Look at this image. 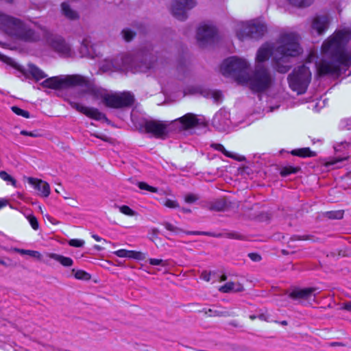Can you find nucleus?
<instances>
[{"instance_id":"f257e3e1","label":"nucleus","mask_w":351,"mask_h":351,"mask_svg":"<svg viewBox=\"0 0 351 351\" xmlns=\"http://www.w3.org/2000/svg\"><path fill=\"white\" fill-rule=\"evenodd\" d=\"M351 38V31L344 28L335 31L322 45V60L317 64L319 75L340 74L341 70L351 63V52L346 46Z\"/></svg>"},{"instance_id":"f03ea898","label":"nucleus","mask_w":351,"mask_h":351,"mask_svg":"<svg viewBox=\"0 0 351 351\" xmlns=\"http://www.w3.org/2000/svg\"><path fill=\"white\" fill-rule=\"evenodd\" d=\"M40 85L44 88L61 89L79 86L86 93L100 97L104 104L110 108H120L128 107L133 104L134 95L129 92L107 94L101 93L95 86L93 81L80 75H60L47 78Z\"/></svg>"},{"instance_id":"7ed1b4c3","label":"nucleus","mask_w":351,"mask_h":351,"mask_svg":"<svg viewBox=\"0 0 351 351\" xmlns=\"http://www.w3.org/2000/svg\"><path fill=\"white\" fill-rule=\"evenodd\" d=\"M301 52L298 35L293 32L282 33L276 45L265 43L259 48L256 56V64L264 65L263 63L274 53V69L279 73H285L291 68L288 64L289 58L297 56Z\"/></svg>"},{"instance_id":"20e7f679","label":"nucleus","mask_w":351,"mask_h":351,"mask_svg":"<svg viewBox=\"0 0 351 351\" xmlns=\"http://www.w3.org/2000/svg\"><path fill=\"white\" fill-rule=\"evenodd\" d=\"M0 28L6 34L25 42H36L40 35L21 20L0 13Z\"/></svg>"},{"instance_id":"39448f33","label":"nucleus","mask_w":351,"mask_h":351,"mask_svg":"<svg viewBox=\"0 0 351 351\" xmlns=\"http://www.w3.org/2000/svg\"><path fill=\"white\" fill-rule=\"evenodd\" d=\"M248 62L242 58L230 57L225 60L221 65V71L225 76L232 77L234 80L243 84L247 82Z\"/></svg>"},{"instance_id":"423d86ee","label":"nucleus","mask_w":351,"mask_h":351,"mask_svg":"<svg viewBox=\"0 0 351 351\" xmlns=\"http://www.w3.org/2000/svg\"><path fill=\"white\" fill-rule=\"evenodd\" d=\"M247 82L243 85H247L256 92H262L269 88L273 82L274 77L269 69L262 64H256L252 75L247 74Z\"/></svg>"},{"instance_id":"0eeeda50","label":"nucleus","mask_w":351,"mask_h":351,"mask_svg":"<svg viewBox=\"0 0 351 351\" xmlns=\"http://www.w3.org/2000/svg\"><path fill=\"white\" fill-rule=\"evenodd\" d=\"M311 80V73L305 65L299 66L288 76L289 87L298 93L303 94L306 92Z\"/></svg>"},{"instance_id":"6e6552de","label":"nucleus","mask_w":351,"mask_h":351,"mask_svg":"<svg viewBox=\"0 0 351 351\" xmlns=\"http://www.w3.org/2000/svg\"><path fill=\"white\" fill-rule=\"evenodd\" d=\"M266 32V25L259 21L239 22L236 26L237 36L241 40L247 38L258 39Z\"/></svg>"},{"instance_id":"1a4fd4ad","label":"nucleus","mask_w":351,"mask_h":351,"mask_svg":"<svg viewBox=\"0 0 351 351\" xmlns=\"http://www.w3.org/2000/svg\"><path fill=\"white\" fill-rule=\"evenodd\" d=\"M121 60V65L119 66L117 69L121 71L145 72L150 67L143 62H137V58L132 55H126Z\"/></svg>"},{"instance_id":"9d476101","label":"nucleus","mask_w":351,"mask_h":351,"mask_svg":"<svg viewBox=\"0 0 351 351\" xmlns=\"http://www.w3.org/2000/svg\"><path fill=\"white\" fill-rule=\"evenodd\" d=\"M146 132L153 134L157 138H164L168 134V125L164 121L151 120L144 123Z\"/></svg>"},{"instance_id":"9b49d317","label":"nucleus","mask_w":351,"mask_h":351,"mask_svg":"<svg viewBox=\"0 0 351 351\" xmlns=\"http://www.w3.org/2000/svg\"><path fill=\"white\" fill-rule=\"evenodd\" d=\"M195 5L194 0H176L171 8L173 15L178 20L186 19V11Z\"/></svg>"},{"instance_id":"f8f14e48","label":"nucleus","mask_w":351,"mask_h":351,"mask_svg":"<svg viewBox=\"0 0 351 351\" xmlns=\"http://www.w3.org/2000/svg\"><path fill=\"white\" fill-rule=\"evenodd\" d=\"M217 30L213 25L204 24L200 25L197 32V40L200 46H204L214 40Z\"/></svg>"},{"instance_id":"ddd939ff","label":"nucleus","mask_w":351,"mask_h":351,"mask_svg":"<svg viewBox=\"0 0 351 351\" xmlns=\"http://www.w3.org/2000/svg\"><path fill=\"white\" fill-rule=\"evenodd\" d=\"M69 104L73 108L85 114L89 118L97 121L107 119L106 115L99 112L97 108L84 106L79 103L71 101H69Z\"/></svg>"},{"instance_id":"4468645a","label":"nucleus","mask_w":351,"mask_h":351,"mask_svg":"<svg viewBox=\"0 0 351 351\" xmlns=\"http://www.w3.org/2000/svg\"><path fill=\"white\" fill-rule=\"evenodd\" d=\"M198 123V119L196 116L192 113H188L173 121L174 126L179 130H187L196 126Z\"/></svg>"},{"instance_id":"2eb2a0df","label":"nucleus","mask_w":351,"mask_h":351,"mask_svg":"<svg viewBox=\"0 0 351 351\" xmlns=\"http://www.w3.org/2000/svg\"><path fill=\"white\" fill-rule=\"evenodd\" d=\"M27 180L38 191V195L43 197H48L49 196L51 189L47 182L32 177L27 178Z\"/></svg>"},{"instance_id":"dca6fc26","label":"nucleus","mask_w":351,"mask_h":351,"mask_svg":"<svg viewBox=\"0 0 351 351\" xmlns=\"http://www.w3.org/2000/svg\"><path fill=\"white\" fill-rule=\"evenodd\" d=\"M51 47L63 56H69L71 53L70 46L60 37L55 36L48 40Z\"/></svg>"},{"instance_id":"f3484780","label":"nucleus","mask_w":351,"mask_h":351,"mask_svg":"<svg viewBox=\"0 0 351 351\" xmlns=\"http://www.w3.org/2000/svg\"><path fill=\"white\" fill-rule=\"evenodd\" d=\"M330 19L327 14L316 15L311 23V29L317 34H322L328 27Z\"/></svg>"},{"instance_id":"a211bd4d","label":"nucleus","mask_w":351,"mask_h":351,"mask_svg":"<svg viewBox=\"0 0 351 351\" xmlns=\"http://www.w3.org/2000/svg\"><path fill=\"white\" fill-rule=\"evenodd\" d=\"M315 291V289L313 288L296 289L289 294V297L293 299L310 300L311 298L315 297L313 293Z\"/></svg>"},{"instance_id":"6ab92c4d","label":"nucleus","mask_w":351,"mask_h":351,"mask_svg":"<svg viewBox=\"0 0 351 351\" xmlns=\"http://www.w3.org/2000/svg\"><path fill=\"white\" fill-rule=\"evenodd\" d=\"M221 293L241 292L244 290L243 286L239 282H228L218 289Z\"/></svg>"},{"instance_id":"aec40b11","label":"nucleus","mask_w":351,"mask_h":351,"mask_svg":"<svg viewBox=\"0 0 351 351\" xmlns=\"http://www.w3.org/2000/svg\"><path fill=\"white\" fill-rule=\"evenodd\" d=\"M211 147L215 149L222 152L226 156L234 159L237 161L242 162L245 160V156L239 155L237 154L232 153L227 151L223 145L219 143H213L211 145Z\"/></svg>"},{"instance_id":"412c9836","label":"nucleus","mask_w":351,"mask_h":351,"mask_svg":"<svg viewBox=\"0 0 351 351\" xmlns=\"http://www.w3.org/2000/svg\"><path fill=\"white\" fill-rule=\"evenodd\" d=\"M27 72H28L36 81L47 77V75L41 69L32 64H28Z\"/></svg>"},{"instance_id":"4be33fe9","label":"nucleus","mask_w":351,"mask_h":351,"mask_svg":"<svg viewBox=\"0 0 351 351\" xmlns=\"http://www.w3.org/2000/svg\"><path fill=\"white\" fill-rule=\"evenodd\" d=\"M48 256L58 262L64 267H71L73 265V261L69 257H66L60 254L50 253Z\"/></svg>"},{"instance_id":"5701e85b","label":"nucleus","mask_w":351,"mask_h":351,"mask_svg":"<svg viewBox=\"0 0 351 351\" xmlns=\"http://www.w3.org/2000/svg\"><path fill=\"white\" fill-rule=\"evenodd\" d=\"M291 153L293 156H297L303 158L314 157L316 156V153L315 152L311 151L308 147L293 149L291 151Z\"/></svg>"},{"instance_id":"b1692460","label":"nucleus","mask_w":351,"mask_h":351,"mask_svg":"<svg viewBox=\"0 0 351 351\" xmlns=\"http://www.w3.org/2000/svg\"><path fill=\"white\" fill-rule=\"evenodd\" d=\"M62 11L63 14L69 19H75L77 17V14L71 10L69 5L66 3H62Z\"/></svg>"},{"instance_id":"393cba45","label":"nucleus","mask_w":351,"mask_h":351,"mask_svg":"<svg viewBox=\"0 0 351 351\" xmlns=\"http://www.w3.org/2000/svg\"><path fill=\"white\" fill-rule=\"evenodd\" d=\"M226 204L223 199H218L211 203L209 206V210L214 211H221L225 209Z\"/></svg>"},{"instance_id":"a878e982","label":"nucleus","mask_w":351,"mask_h":351,"mask_svg":"<svg viewBox=\"0 0 351 351\" xmlns=\"http://www.w3.org/2000/svg\"><path fill=\"white\" fill-rule=\"evenodd\" d=\"M14 251L17 252L18 253H19L21 255L27 254V255H29L34 258H36L37 259L41 258V254L38 251L30 250H23V249H19V248L14 249Z\"/></svg>"},{"instance_id":"bb28decb","label":"nucleus","mask_w":351,"mask_h":351,"mask_svg":"<svg viewBox=\"0 0 351 351\" xmlns=\"http://www.w3.org/2000/svg\"><path fill=\"white\" fill-rule=\"evenodd\" d=\"M127 258L143 261L146 258V255L141 252L127 250Z\"/></svg>"},{"instance_id":"cd10ccee","label":"nucleus","mask_w":351,"mask_h":351,"mask_svg":"<svg viewBox=\"0 0 351 351\" xmlns=\"http://www.w3.org/2000/svg\"><path fill=\"white\" fill-rule=\"evenodd\" d=\"M290 4L295 7H306L310 5L314 0H287Z\"/></svg>"},{"instance_id":"c85d7f7f","label":"nucleus","mask_w":351,"mask_h":351,"mask_svg":"<svg viewBox=\"0 0 351 351\" xmlns=\"http://www.w3.org/2000/svg\"><path fill=\"white\" fill-rule=\"evenodd\" d=\"M300 169L299 167L292 166L285 167L280 170V175L285 177L292 173H296Z\"/></svg>"},{"instance_id":"c756f323","label":"nucleus","mask_w":351,"mask_h":351,"mask_svg":"<svg viewBox=\"0 0 351 351\" xmlns=\"http://www.w3.org/2000/svg\"><path fill=\"white\" fill-rule=\"evenodd\" d=\"M326 216L331 219H340L343 217V211L341 210L329 211L326 213Z\"/></svg>"},{"instance_id":"7c9ffc66","label":"nucleus","mask_w":351,"mask_h":351,"mask_svg":"<svg viewBox=\"0 0 351 351\" xmlns=\"http://www.w3.org/2000/svg\"><path fill=\"white\" fill-rule=\"evenodd\" d=\"M72 271L74 273V276L76 279L88 280L90 278V274L83 270H75L73 269Z\"/></svg>"},{"instance_id":"2f4dec72","label":"nucleus","mask_w":351,"mask_h":351,"mask_svg":"<svg viewBox=\"0 0 351 351\" xmlns=\"http://www.w3.org/2000/svg\"><path fill=\"white\" fill-rule=\"evenodd\" d=\"M0 178L6 182H10L14 186H16V180L5 171H0Z\"/></svg>"},{"instance_id":"473e14b6","label":"nucleus","mask_w":351,"mask_h":351,"mask_svg":"<svg viewBox=\"0 0 351 351\" xmlns=\"http://www.w3.org/2000/svg\"><path fill=\"white\" fill-rule=\"evenodd\" d=\"M186 234L189 235H206L211 236L214 237L219 238L222 235L221 234H214L208 232H200V231H186L185 232Z\"/></svg>"},{"instance_id":"72a5a7b5","label":"nucleus","mask_w":351,"mask_h":351,"mask_svg":"<svg viewBox=\"0 0 351 351\" xmlns=\"http://www.w3.org/2000/svg\"><path fill=\"white\" fill-rule=\"evenodd\" d=\"M208 312L210 313V315L212 316H219V317H228L231 316L232 314L227 311H218V310H213L209 309Z\"/></svg>"},{"instance_id":"f704fd0d","label":"nucleus","mask_w":351,"mask_h":351,"mask_svg":"<svg viewBox=\"0 0 351 351\" xmlns=\"http://www.w3.org/2000/svg\"><path fill=\"white\" fill-rule=\"evenodd\" d=\"M119 209L121 213L128 216H134L136 214L135 211L126 205L119 206Z\"/></svg>"},{"instance_id":"c9c22d12","label":"nucleus","mask_w":351,"mask_h":351,"mask_svg":"<svg viewBox=\"0 0 351 351\" xmlns=\"http://www.w3.org/2000/svg\"><path fill=\"white\" fill-rule=\"evenodd\" d=\"M13 112H14L16 114L19 116H22L25 118H29V113L28 111H26L25 110H23L17 106H12L11 108Z\"/></svg>"},{"instance_id":"e433bc0d","label":"nucleus","mask_w":351,"mask_h":351,"mask_svg":"<svg viewBox=\"0 0 351 351\" xmlns=\"http://www.w3.org/2000/svg\"><path fill=\"white\" fill-rule=\"evenodd\" d=\"M138 186L141 190H146L152 193L158 192V189L152 186H149L145 182H140L138 183Z\"/></svg>"},{"instance_id":"4c0bfd02","label":"nucleus","mask_w":351,"mask_h":351,"mask_svg":"<svg viewBox=\"0 0 351 351\" xmlns=\"http://www.w3.org/2000/svg\"><path fill=\"white\" fill-rule=\"evenodd\" d=\"M27 219L34 230H37L39 228L38 221L34 215H29L27 216Z\"/></svg>"},{"instance_id":"58836bf2","label":"nucleus","mask_w":351,"mask_h":351,"mask_svg":"<svg viewBox=\"0 0 351 351\" xmlns=\"http://www.w3.org/2000/svg\"><path fill=\"white\" fill-rule=\"evenodd\" d=\"M222 236L221 237H226L228 239H241L243 236L241 235L239 232H229L226 233H220Z\"/></svg>"},{"instance_id":"ea45409f","label":"nucleus","mask_w":351,"mask_h":351,"mask_svg":"<svg viewBox=\"0 0 351 351\" xmlns=\"http://www.w3.org/2000/svg\"><path fill=\"white\" fill-rule=\"evenodd\" d=\"M163 205L169 208H178L180 206L178 202L176 200L171 199H165Z\"/></svg>"},{"instance_id":"a19ab883","label":"nucleus","mask_w":351,"mask_h":351,"mask_svg":"<svg viewBox=\"0 0 351 351\" xmlns=\"http://www.w3.org/2000/svg\"><path fill=\"white\" fill-rule=\"evenodd\" d=\"M84 241L82 239H73L69 241V245L72 247H82L84 245Z\"/></svg>"},{"instance_id":"79ce46f5","label":"nucleus","mask_w":351,"mask_h":351,"mask_svg":"<svg viewBox=\"0 0 351 351\" xmlns=\"http://www.w3.org/2000/svg\"><path fill=\"white\" fill-rule=\"evenodd\" d=\"M199 199V197L193 193H188L184 196V201L186 203L191 204L196 202Z\"/></svg>"},{"instance_id":"37998d69","label":"nucleus","mask_w":351,"mask_h":351,"mask_svg":"<svg viewBox=\"0 0 351 351\" xmlns=\"http://www.w3.org/2000/svg\"><path fill=\"white\" fill-rule=\"evenodd\" d=\"M122 33L126 41H130L134 36V33L128 29H123Z\"/></svg>"},{"instance_id":"c03bdc74","label":"nucleus","mask_w":351,"mask_h":351,"mask_svg":"<svg viewBox=\"0 0 351 351\" xmlns=\"http://www.w3.org/2000/svg\"><path fill=\"white\" fill-rule=\"evenodd\" d=\"M88 41L86 40H84L82 43V47H81V53H82V56H86V55H88L89 54V51H88Z\"/></svg>"},{"instance_id":"a18cd8bd","label":"nucleus","mask_w":351,"mask_h":351,"mask_svg":"<svg viewBox=\"0 0 351 351\" xmlns=\"http://www.w3.org/2000/svg\"><path fill=\"white\" fill-rule=\"evenodd\" d=\"M149 263L152 265H166V263L165 261H163L162 259L158 258H149Z\"/></svg>"},{"instance_id":"49530a36","label":"nucleus","mask_w":351,"mask_h":351,"mask_svg":"<svg viewBox=\"0 0 351 351\" xmlns=\"http://www.w3.org/2000/svg\"><path fill=\"white\" fill-rule=\"evenodd\" d=\"M114 254L118 257L127 258V250L121 249L114 252Z\"/></svg>"},{"instance_id":"de8ad7c7","label":"nucleus","mask_w":351,"mask_h":351,"mask_svg":"<svg viewBox=\"0 0 351 351\" xmlns=\"http://www.w3.org/2000/svg\"><path fill=\"white\" fill-rule=\"evenodd\" d=\"M248 256L253 261L258 262L261 260V256L257 253H250Z\"/></svg>"},{"instance_id":"09e8293b","label":"nucleus","mask_w":351,"mask_h":351,"mask_svg":"<svg viewBox=\"0 0 351 351\" xmlns=\"http://www.w3.org/2000/svg\"><path fill=\"white\" fill-rule=\"evenodd\" d=\"M163 226L165 227V228L171 232H175L178 230L177 227H175L173 225L169 222H165L163 223Z\"/></svg>"},{"instance_id":"8fccbe9b","label":"nucleus","mask_w":351,"mask_h":351,"mask_svg":"<svg viewBox=\"0 0 351 351\" xmlns=\"http://www.w3.org/2000/svg\"><path fill=\"white\" fill-rule=\"evenodd\" d=\"M201 278L206 282L210 280V272L203 271L201 274Z\"/></svg>"},{"instance_id":"3c124183","label":"nucleus","mask_w":351,"mask_h":351,"mask_svg":"<svg viewBox=\"0 0 351 351\" xmlns=\"http://www.w3.org/2000/svg\"><path fill=\"white\" fill-rule=\"evenodd\" d=\"M21 134L23 136H29L31 137H37L39 136L37 133L33 132H27L26 130H21Z\"/></svg>"},{"instance_id":"603ef678","label":"nucleus","mask_w":351,"mask_h":351,"mask_svg":"<svg viewBox=\"0 0 351 351\" xmlns=\"http://www.w3.org/2000/svg\"><path fill=\"white\" fill-rule=\"evenodd\" d=\"M346 159H347V158H338L332 159L330 161L327 162V165H334L337 164L339 162H341Z\"/></svg>"},{"instance_id":"864d4df0","label":"nucleus","mask_w":351,"mask_h":351,"mask_svg":"<svg viewBox=\"0 0 351 351\" xmlns=\"http://www.w3.org/2000/svg\"><path fill=\"white\" fill-rule=\"evenodd\" d=\"M213 95L214 99L217 101H219L221 99L222 95H221V93L219 92H214Z\"/></svg>"},{"instance_id":"5fc2aeb1","label":"nucleus","mask_w":351,"mask_h":351,"mask_svg":"<svg viewBox=\"0 0 351 351\" xmlns=\"http://www.w3.org/2000/svg\"><path fill=\"white\" fill-rule=\"evenodd\" d=\"M1 59L3 61H4V62H7L8 64H12V60H11L10 58H9L8 57L2 56H1Z\"/></svg>"},{"instance_id":"6e6d98bb","label":"nucleus","mask_w":351,"mask_h":351,"mask_svg":"<svg viewBox=\"0 0 351 351\" xmlns=\"http://www.w3.org/2000/svg\"><path fill=\"white\" fill-rule=\"evenodd\" d=\"M343 308H344V309H346L347 311H351V302L346 303L344 304V307Z\"/></svg>"},{"instance_id":"4d7b16f0","label":"nucleus","mask_w":351,"mask_h":351,"mask_svg":"<svg viewBox=\"0 0 351 351\" xmlns=\"http://www.w3.org/2000/svg\"><path fill=\"white\" fill-rule=\"evenodd\" d=\"M92 237L97 241H101L103 239L97 234H93Z\"/></svg>"},{"instance_id":"13d9d810","label":"nucleus","mask_w":351,"mask_h":351,"mask_svg":"<svg viewBox=\"0 0 351 351\" xmlns=\"http://www.w3.org/2000/svg\"><path fill=\"white\" fill-rule=\"evenodd\" d=\"M227 280V276L225 275V274H223L221 277H220V282H223V281H226Z\"/></svg>"},{"instance_id":"bf43d9fd","label":"nucleus","mask_w":351,"mask_h":351,"mask_svg":"<svg viewBox=\"0 0 351 351\" xmlns=\"http://www.w3.org/2000/svg\"><path fill=\"white\" fill-rule=\"evenodd\" d=\"M182 212H184L185 213H190L191 212V209L185 208H182Z\"/></svg>"},{"instance_id":"052dcab7","label":"nucleus","mask_w":351,"mask_h":351,"mask_svg":"<svg viewBox=\"0 0 351 351\" xmlns=\"http://www.w3.org/2000/svg\"><path fill=\"white\" fill-rule=\"evenodd\" d=\"M0 265H5V266H7V263L3 261V260H1L0 258Z\"/></svg>"},{"instance_id":"680f3d73","label":"nucleus","mask_w":351,"mask_h":351,"mask_svg":"<svg viewBox=\"0 0 351 351\" xmlns=\"http://www.w3.org/2000/svg\"><path fill=\"white\" fill-rule=\"evenodd\" d=\"M250 318L252 320L255 319L256 318V315H252L250 316Z\"/></svg>"},{"instance_id":"e2e57ef3","label":"nucleus","mask_w":351,"mask_h":351,"mask_svg":"<svg viewBox=\"0 0 351 351\" xmlns=\"http://www.w3.org/2000/svg\"><path fill=\"white\" fill-rule=\"evenodd\" d=\"M258 318H259V319H265V315H263V314H262V315H260L258 316Z\"/></svg>"},{"instance_id":"0e129e2a","label":"nucleus","mask_w":351,"mask_h":351,"mask_svg":"<svg viewBox=\"0 0 351 351\" xmlns=\"http://www.w3.org/2000/svg\"><path fill=\"white\" fill-rule=\"evenodd\" d=\"M281 324L284 325V326H286V325H287V321H282V322H281Z\"/></svg>"},{"instance_id":"69168bd1","label":"nucleus","mask_w":351,"mask_h":351,"mask_svg":"<svg viewBox=\"0 0 351 351\" xmlns=\"http://www.w3.org/2000/svg\"><path fill=\"white\" fill-rule=\"evenodd\" d=\"M95 136H96L97 138H101V139H102V140L106 141V139H104L103 137H101V136H100L95 135Z\"/></svg>"},{"instance_id":"338daca9","label":"nucleus","mask_w":351,"mask_h":351,"mask_svg":"<svg viewBox=\"0 0 351 351\" xmlns=\"http://www.w3.org/2000/svg\"><path fill=\"white\" fill-rule=\"evenodd\" d=\"M4 206V204L0 202V208Z\"/></svg>"},{"instance_id":"774afa93","label":"nucleus","mask_w":351,"mask_h":351,"mask_svg":"<svg viewBox=\"0 0 351 351\" xmlns=\"http://www.w3.org/2000/svg\"><path fill=\"white\" fill-rule=\"evenodd\" d=\"M218 117H219V114H217V115L215 116V117L214 120L215 121V120L218 118Z\"/></svg>"}]
</instances>
